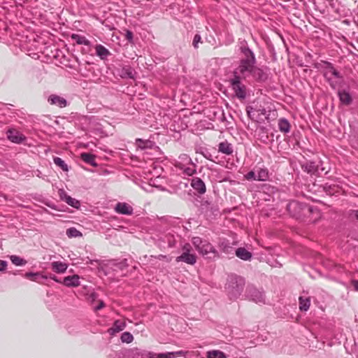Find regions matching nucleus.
<instances>
[{
    "mask_svg": "<svg viewBox=\"0 0 358 358\" xmlns=\"http://www.w3.org/2000/svg\"><path fill=\"white\" fill-rule=\"evenodd\" d=\"M192 187L199 194H203L206 192V188L204 182L199 178H193L191 181Z\"/></svg>",
    "mask_w": 358,
    "mask_h": 358,
    "instance_id": "nucleus-11",
    "label": "nucleus"
},
{
    "mask_svg": "<svg viewBox=\"0 0 358 358\" xmlns=\"http://www.w3.org/2000/svg\"><path fill=\"white\" fill-rule=\"evenodd\" d=\"M105 306V303L102 300L98 301V305L94 307V310L97 311L102 309Z\"/></svg>",
    "mask_w": 358,
    "mask_h": 358,
    "instance_id": "nucleus-42",
    "label": "nucleus"
},
{
    "mask_svg": "<svg viewBox=\"0 0 358 358\" xmlns=\"http://www.w3.org/2000/svg\"><path fill=\"white\" fill-rule=\"evenodd\" d=\"M176 166L186 176H192L196 173V165L187 155H181Z\"/></svg>",
    "mask_w": 358,
    "mask_h": 358,
    "instance_id": "nucleus-6",
    "label": "nucleus"
},
{
    "mask_svg": "<svg viewBox=\"0 0 358 358\" xmlns=\"http://www.w3.org/2000/svg\"><path fill=\"white\" fill-rule=\"evenodd\" d=\"M59 195L60 199L64 201L66 200V198L69 196L64 189L59 190Z\"/></svg>",
    "mask_w": 358,
    "mask_h": 358,
    "instance_id": "nucleus-43",
    "label": "nucleus"
},
{
    "mask_svg": "<svg viewBox=\"0 0 358 358\" xmlns=\"http://www.w3.org/2000/svg\"><path fill=\"white\" fill-rule=\"evenodd\" d=\"M245 285V279L236 274H230L227 277L225 291L231 300L237 299L242 294Z\"/></svg>",
    "mask_w": 358,
    "mask_h": 358,
    "instance_id": "nucleus-2",
    "label": "nucleus"
},
{
    "mask_svg": "<svg viewBox=\"0 0 358 358\" xmlns=\"http://www.w3.org/2000/svg\"><path fill=\"white\" fill-rule=\"evenodd\" d=\"M126 38L129 42H132L133 40V33L130 31H127L126 33Z\"/></svg>",
    "mask_w": 358,
    "mask_h": 358,
    "instance_id": "nucleus-45",
    "label": "nucleus"
},
{
    "mask_svg": "<svg viewBox=\"0 0 358 358\" xmlns=\"http://www.w3.org/2000/svg\"><path fill=\"white\" fill-rule=\"evenodd\" d=\"M324 68V76L331 88H337L343 82V75L336 70L330 62H325Z\"/></svg>",
    "mask_w": 358,
    "mask_h": 358,
    "instance_id": "nucleus-4",
    "label": "nucleus"
},
{
    "mask_svg": "<svg viewBox=\"0 0 358 358\" xmlns=\"http://www.w3.org/2000/svg\"><path fill=\"white\" fill-rule=\"evenodd\" d=\"M134 336L129 332H124L121 336V341L122 343H130L133 341Z\"/></svg>",
    "mask_w": 358,
    "mask_h": 358,
    "instance_id": "nucleus-34",
    "label": "nucleus"
},
{
    "mask_svg": "<svg viewBox=\"0 0 358 358\" xmlns=\"http://www.w3.org/2000/svg\"><path fill=\"white\" fill-rule=\"evenodd\" d=\"M126 327V324L124 321L116 320L115 321L113 327H111L109 331L112 332V334L119 332L122 331Z\"/></svg>",
    "mask_w": 358,
    "mask_h": 358,
    "instance_id": "nucleus-25",
    "label": "nucleus"
},
{
    "mask_svg": "<svg viewBox=\"0 0 358 358\" xmlns=\"http://www.w3.org/2000/svg\"><path fill=\"white\" fill-rule=\"evenodd\" d=\"M97 297L98 294L94 292H91L86 295L87 301L92 305L96 301Z\"/></svg>",
    "mask_w": 358,
    "mask_h": 358,
    "instance_id": "nucleus-35",
    "label": "nucleus"
},
{
    "mask_svg": "<svg viewBox=\"0 0 358 358\" xmlns=\"http://www.w3.org/2000/svg\"><path fill=\"white\" fill-rule=\"evenodd\" d=\"M171 355L172 353L170 352H166V353H159L156 354L154 357V358H172Z\"/></svg>",
    "mask_w": 358,
    "mask_h": 358,
    "instance_id": "nucleus-38",
    "label": "nucleus"
},
{
    "mask_svg": "<svg viewBox=\"0 0 358 358\" xmlns=\"http://www.w3.org/2000/svg\"><path fill=\"white\" fill-rule=\"evenodd\" d=\"M241 57L238 66L233 71V78L229 82L236 96L240 99L246 97V86L242 83L249 77L258 82H264L267 78L266 72L256 66L257 59L253 51L248 46L245 41L240 47Z\"/></svg>",
    "mask_w": 358,
    "mask_h": 358,
    "instance_id": "nucleus-1",
    "label": "nucleus"
},
{
    "mask_svg": "<svg viewBox=\"0 0 358 358\" xmlns=\"http://www.w3.org/2000/svg\"><path fill=\"white\" fill-rule=\"evenodd\" d=\"M192 250L191 245L189 243H186L182 248V254L176 257V261L194 265L196 262V256L194 253L191 252Z\"/></svg>",
    "mask_w": 358,
    "mask_h": 358,
    "instance_id": "nucleus-8",
    "label": "nucleus"
},
{
    "mask_svg": "<svg viewBox=\"0 0 358 358\" xmlns=\"http://www.w3.org/2000/svg\"><path fill=\"white\" fill-rule=\"evenodd\" d=\"M236 255L242 260H250L252 255V253L248 251L245 248H238L235 251Z\"/></svg>",
    "mask_w": 358,
    "mask_h": 358,
    "instance_id": "nucleus-18",
    "label": "nucleus"
},
{
    "mask_svg": "<svg viewBox=\"0 0 358 358\" xmlns=\"http://www.w3.org/2000/svg\"><path fill=\"white\" fill-rule=\"evenodd\" d=\"M207 358H227V357L223 352L213 350L207 352Z\"/></svg>",
    "mask_w": 358,
    "mask_h": 358,
    "instance_id": "nucleus-28",
    "label": "nucleus"
},
{
    "mask_svg": "<svg viewBox=\"0 0 358 358\" xmlns=\"http://www.w3.org/2000/svg\"><path fill=\"white\" fill-rule=\"evenodd\" d=\"M302 167L305 171L310 174H319V164L315 162H308Z\"/></svg>",
    "mask_w": 358,
    "mask_h": 358,
    "instance_id": "nucleus-15",
    "label": "nucleus"
},
{
    "mask_svg": "<svg viewBox=\"0 0 358 358\" xmlns=\"http://www.w3.org/2000/svg\"><path fill=\"white\" fill-rule=\"evenodd\" d=\"M245 296L248 299L256 303H265V295L264 292L253 285H248L247 287Z\"/></svg>",
    "mask_w": 358,
    "mask_h": 358,
    "instance_id": "nucleus-7",
    "label": "nucleus"
},
{
    "mask_svg": "<svg viewBox=\"0 0 358 358\" xmlns=\"http://www.w3.org/2000/svg\"><path fill=\"white\" fill-rule=\"evenodd\" d=\"M11 262L15 266H23L27 264V261L19 256L11 255L10 257Z\"/></svg>",
    "mask_w": 358,
    "mask_h": 358,
    "instance_id": "nucleus-29",
    "label": "nucleus"
},
{
    "mask_svg": "<svg viewBox=\"0 0 358 358\" xmlns=\"http://www.w3.org/2000/svg\"><path fill=\"white\" fill-rule=\"evenodd\" d=\"M96 55L102 60L111 55L110 52L103 45L99 44L95 46Z\"/></svg>",
    "mask_w": 358,
    "mask_h": 358,
    "instance_id": "nucleus-17",
    "label": "nucleus"
},
{
    "mask_svg": "<svg viewBox=\"0 0 358 358\" xmlns=\"http://www.w3.org/2000/svg\"><path fill=\"white\" fill-rule=\"evenodd\" d=\"M48 101L51 105H56L60 108L66 107L67 105V101L64 98L56 94L50 95Z\"/></svg>",
    "mask_w": 358,
    "mask_h": 358,
    "instance_id": "nucleus-14",
    "label": "nucleus"
},
{
    "mask_svg": "<svg viewBox=\"0 0 358 358\" xmlns=\"http://www.w3.org/2000/svg\"><path fill=\"white\" fill-rule=\"evenodd\" d=\"M352 285L355 289L358 292V280H353Z\"/></svg>",
    "mask_w": 358,
    "mask_h": 358,
    "instance_id": "nucleus-46",
    "label": "nucleus"
},
{
    "mask_svg": "<svg viewBox=\"0 0 358 358\" xmlns=\"http://www.w3.org/2000/svg\"><path fill=\"white\" fill-rule=\"evenodd\" d=\"M7 267V262L0 259V271H3Z\"/></svg>",
    "mask_w": 358,
    "mask_h": 358,
    "instance_id": "nucleus-44",
    "label": "nucleus"
},
{
    "mask_svg": "<svg viewBox=\"0 0 358 358\" xmlns=\"http://www.w3.org/2000/svg\"><path fill=\"white\" fill-rule=\"evenodd\" d=\"M218 150L219 152L227 155H231L233 153L232 145L227 141L220 143L218 146Z\"/></svg>",
    "mask_w": 358,
    "mask_h": 358,
    "instance_id": "nucleus-21",
    "label": "nucleus"
},
{
    "mask_svg": "<svg viewBox=\"0 0 358 358\" xmlns=\"http://www.w3.org/2000/svg\"><path fill=\"white\" fill-rule=\"evenodd\" d=\"M337 94L342 105L350 106L352 103L353 99L348 90H338Z\"/></svg>",
    "mask_w": 358,
    "mask_h": 358,
    "instance_id": "nucleus-9",
    "label": "nucleus"
},
{
    "mask_svg": "<svg viewBox=\"0 0 358 358\" xmlns=\"http://www.w3.org/2000/svg\"><path fill=\"white\" fill-rule=\"evenodd\" d=\"M120 76L122 78H130L134 79L135 78L136 72L134 69L129 66H123L122 68L119 70Z\"/></svg>",
    "mask_w": 358,
    "mask_h": 358,
    "instance_id": "nucleus-13",
    "label": "nucleus"
},
{
    "mask_svg": "<svg viewBox=\"0 0 358 358\" xmlns=\"http://www.w3.org/2000/svg\"><path fill=\"white\" fill-rule=\"evenodd\" d=\"M136 143L138 148L141 149H144L146 148V144L148 143L147 141H144L141 138L136 139Z\"/></svg>",
    "mask_w": 358,
    "mask_h": 358,
    "instance_id": "nucleus-40",
    "label": "nucleus"
},
{
    "mask_svg": "<svg viewBox=\"0 0 358 358\" xmlns=\"http://www.w3.org/2000/svg\"><path fill=\"white\" fill-rule=\"evenodd\" d=\"M201 36L199 34H196L194 37V39H193V46L195 48H198V44L199 42H201Z\"/></svg>",
    "mask_w": 358,
    "mask_h": 358,
    "instance_id": "nucleus-39",
    "label": "nucleus"
},
{
    "mask_svg": "<svg viewBox=\"0 0 358 358\" xmlns=\"http://www.w3.org/2000/svg\"><path fill=\"white\" fill-rule=\"evenodd\" d=\"M66 235L69 238H76L82 236V233L75 227H71L66 230Z\"/></svg>",
    "mask_w": 358,
    "mask_h": 358,
    "instance_id": "nucleus-31",
    "label": "nucleus"
},
{
    "mask_svg": "<svg viewBox=\"0 0 358 358\" xmlns=\"http://www.w3.org/2000/svg\"><path fill=\"white\" fill-rule=\"evenodd\" d=\"M278 128L281 132L288 133L290 131V124L285 118L278 120Z\"/></svg>",
    "mask_w": 358,
    "mask_h": 358,
    "instance_id": "nucleus-24",
    "label": "nucleus"
},
{
    "mask_svg": "<svg viewBox=\"0 0 358 358\" xmlns=\"http://www.w3.org/2000/svg\"><path fill=\"white\" fill-rule=\"evenodd\" d=\"M355 217L358 220V210L355 211Z\"/></svg>",
    "mask_w": 358,
    "mask_h": 358,
    "instance_id": "nucleus-49",
    "label": "nucleus"
},
{
    "mask_svg": "<svg viewBox=\"0 0 358 358\" xmlns=\"http://www.w3.org/2000/svg\"><path fill=\"white\" fill-rule=\"evenodd\" d=\"M325 170L324 168L322 167V164H319V174H320L321 172L324 171Z\"/></svg>",
    "mask_w": 358,
    "mask_h": 358,
    "instance_id": "nucleus-47",
    "label": "nucleus"
},
{
    "mask_svg": "<svg viewBox=\"0 0 358 358\" xmlns=\"http://www.w3.org/2000/svg\"><path fill=\"white\" fill-rule=\"evenodd\" d=\"M245 179L250 180H257V173L254 171H249L245 176Z\"/></svg>",
    "mask_w": 358,
    "mask_h": 358,
    "instance_id": "nucleus-37",
    "label": "nucleus"
},
{
    "mask_svg": "<svg viewBox=\"0 0 358 358\" xmlns=\"http://www.w3.org/2000/svg\"><path fill=\"white\" fill-rule=\"evenodd\" d=\"M68 205L75 208H78L80 207V201L74 198H72L71 196H68L66 198V200L64 201Z\"/></svg>",
    "mask_w": 358,
    "mask_h": 358,
    "instance_id": "nucleus-32",
    "label": "nucleus"
},
{
    "mask_svg": "<svg viewBox=\"0 0 358 358\" xmlns=\"http://www.w3.org/2000/svg\"><path fill=\"white\" fill-rule=\"evenodd\" d=\"M51 266L52 270L58 273H64L68 268V265L62 262H53L51 263Z\"/></svg>",
    "mask_w": 358,
    "mask_h": 358,
    "instance_id": "nucleus-20",
    "label": "nucleus"
},
{
    "mask_svg": "<svg viewBox=\"0 0 358 358\" xmlns=\"http://www.w3.org/2000/svg\"><path fill=\"white\" fill-rule=\"evenodd\" d=\"M71 38L79 45H90V41L85 36L74 34L71 36Z\"/></svg>",
    "mask_w": 358,
    "mask_h": 358,
    "instance_id": "nucleus-27",
    "label": "nucleus"
},
{
    "mask_svg": "<svg viewBox=\"0 0 358 358\" xmlns=\"http://www.w3.org/2000/svg\"><path fill=\"white\" fill-rule=\"evenodd\" d=\"M173 355H171L172 358L179 357V356H184L186 355L187 352L179 350L176 352H171Z\"/></svg>",
    "mask_w": 358,
    "mask_h": 358,
    "instance_id": "nucleus-41",
    "label": "nucleus"
},
{
    "mask_svg": "<svg viewBox=\"0 0 358 358\" xmlns=\"http://www.w3.org/2000/svg\"><path fill=\"white\" fill-rule=\"evenodd\" d=\"M51 279L55 280V281H57V280L56 279L55 276H53V277H50Z\"/></svg>",
    "mask_w": 358,
    "mask_h": 358,
    "instance_id": "nucleus-50",
    "label": "nucleus"
},
{
    "mask_svg": "<svg viewBox=\"0 0 358 358\" xmlns=\"http://www.w3.org/2000/svg\"><path fill=\"white\" fill-rule=\"evenodd\" d=\"M257 179L258 181H266L269 178L268 171L266 168H259L257 171Z\"/></svg>",
    "mask_w": 358,
    "mask_h": 358,
    "instance_id": "nucleus-23",
    "label": "nucleus"
},
{
    "mask_svg": "<svg viewBox=\"0 0 358 358\" xmlns=\"http://www.w3.org/2000/svg\"><path fill=\"white\" fill-rule=\"evenodd\" d=\"M80 158L87 164L92 165V166H97V164L95 162V157L94 155L90 153L84 152L80 155Z\"/></svg>",
    "mask_w": 358,
    "mask_h": 358,
    "instance_id": "nucleus-22",
    "label": "nucleus"
},
{
    "mask_svg": "<svg viewBox=\"0 0 358 358\" xmlns=\"http://www.w3.org/2000/svg\"><path fill=\"white\" fill-rule=\"evenodd\" d=\"M115 210L119 214L131 215L133 213L134 209L131 206L127 203L119 202L116 204Z\"/></svg>",
    "mask_w": 358,
    "mask_h": 358,
    "instance_id": "nucleus-10",
    "label": "nucleus"
},
{
    "mask_svg": "<svg viewBox=\"0 0 358 358\" xmlns=\"http://www.w3.org/2000/svg\"><path fill=\"white\" fill-rule=\"evenodd\" d=\"M287 208L292 215L296 218H300L301 216L306 215L308 213H313V212H316L319 214V211L317 208L294 201L290 202L287 205Z\"/></svg>",
    "mask_w": 358,
    "mask_h": 358,
    "instance_id": "nucleus-5",
    "label": "nucleus"
},
{
    "mask_svg": "<svg viewBox=\"0 0 358 358\" xmlns=\"http://www.w3.org/2000/svg\"><path fill=\"white\" fill-rule=\"evenodd\" d=\"M53 162L57 166L60 167L64 171H69L67 164L64 162V161L62 158L55 157L53 158Z\"/></svg>",
    "mask_w": 358,
    "mask_h": 358,
    "instance_id": "nucleus-30",
    "label": "nucleus"
},
{
    "mask_svg": "<svg viewBox=\"0 0 358 358\" xmlns=\"http://www.w3.org/2000/svg\"><path fill=\"white\" fill-rule=\"evenodd\" d=\"M192 243L199 253L203 257L210 260H215L220 257L217 250L208 241L203 240L200 237H193Z\"/></svg>",
    "mask_w": 358,
    "mask_h": 358,
    "instance_id": "nucleus-3",
    "label": "nucleus"
},
{
    "mask_svg": "<svg viewBox=\"0 0 358 358\" xmlns=\"http://www.w3.org/2000/svg\"><path fill=\"white\" fill-rule=\"evenodd\" d=\"M299 300L300 310L303 311L308 310L310 305V299L308 297L300 296Z\"/></svg>",
    "mask_w": 358,
    "mask_h": 358,
    "instance_id": "nucleus-26",
    "label": "nucleus"
},
{
    "mask_svg": "<svg viewBox=\"0 0 358 358\" xmlns=\"http://www.w3.org/2000/svg\"><path fill=\"white\" fill-rule=\"evenodd\" d=\"M165 257H166V256L162 255H160L159 256V257H158V258H159V259H164V258H165Z\"/></svg>",
    "mask_w": 358,
    "mask_h": 358,
    "instance_id": "nucleus-48",
    "label": "nucleus"
},
{
    "mask_svg": "<svg viewBox=\"0 0 358 358\" xmlns=\"http://www.w3.org/2000/svg\"><path fill=\"white\" fill-rule=\"evenodd\" d=\"M7 138L15 143H22L25 139V137L22 134L15 129H9L7 131Z\"/></svg>",
    "mask_w": 358,
    "mask_h": 358,
    "instance_id": "nucleus-12",
    "label": "nucleus"
},
{
    "mask_svg": "<svg viewBox=\"0 0 358 358\" xmlns=\"http://www.w3.org/2000/svg\"><path fill=\"white\" fill-rule=\"evenodd\" d=\"M165 241L168 243L169 247L172 248L175 246L176 244V238L172 234H166L165 236Z\"/></svg>",
    "mask_w": 358,
    "mask_h": 358,
    "instance_id": "nucleus-36",
    "label": "nucleus"
},
{
    "mask_svg": "<svg viewBox=\"0 0 358 358\" xmlns=\"http://www.w3.org/2000/svg\"><path fill=\"white\" fill-rule=\"evenodd\" d=\"M218 247L220 250L225 254L229 255L234 252L232 244L228 240L223 239L220 241Z\"/></svg>",
    "mask_w": 358,
    "mask_h": 358,
    "instance_id": "nucleus-16",
    "label": "nucleus"
},
{
    "mask_svg": "<svg viewBox=\"0 0 358 358\" xmlns=\"http://www.w3.org/2000/svg\"><path fill=\"white\" fill-rule=\"evenodd\" d=\"M63 283L67 287H77L80 285L79 277L77 275L65 277Z\"/></svg>",
    "mask_w": 358,
    "mask_h": 358,
    "instance_id": "nucleus-19",
    "label": "nucleus"
},
{
    "mask_svg": "<svg viewBox=\"0 0 358 358\" xmlns=\"http://www.w3.org/2000/svg\"><path fill=\"white\" fill-rule=\"evenodd\" d=\"M118 358H120V357H118Z\"/></svg>",
    "mask_w": 358,
    "mask_h": 358,
    "instance_id": "nucleus-51",
    "label": "nucleus"
},
{
    "mask_svg": "<svg viewBox=\"0 0 358 358\" xmlns=\"http://www.w3.org/2000/svg\"><path fill=\"white\" fill-rule=\"evenodd\" d=\"M41 276L43 279H46L47 278L44 275H41L40 273H33V272H28L24 274V277L33 280V281H37V278Z\"/></svg>",
    "mask_w": 358,
    "mask_h": 358,
    "instance_id": "nucleus-33",
    "label": "nucleus"
}]
</instances>
